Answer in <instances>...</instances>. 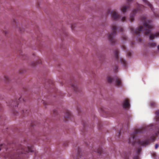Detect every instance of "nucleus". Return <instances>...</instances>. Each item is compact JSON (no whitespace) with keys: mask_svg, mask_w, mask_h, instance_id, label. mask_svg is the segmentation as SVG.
I'll return each instance as SVG.
<instances>
[{"mask_svg":"<svg viewBox=\"0 0 159 159\" xmlns=\"http://www.w3.org/2000/svg\"><path fill=\"white\" fill-rule=\"evenodd\" d=\"M25 142L23 144L16 146L13 143L11 144L8 143L7 145L5 144H1L0 146V150H2L6 153H7L5 156L7 157L13 156L15 158L19 157L23 153L32 152L34 151L33 146L29 144L27 145L25 148V145H26Z\"/></svg>","mask_w":159,"mask_h":159,"instance_id":"nucleus-1","label":"nucleus"},{"mask_svg":"<svg viewBox=\"0 0 159 159\" xmlns=\"http://www.w3.org/2000/svg\"><path fill=\"white\" fill-rule=\"evenodd\" d=\"M140 20L143 23V25L140 26L137 29L134 30L132 27L130 28L131 32L134 35V38L139 42L142 41L140 36L142 33L144 32L146 35H149V39H153L155 37H159V33H156L155 34H152L151 31L152 30L153 25H152V21L147 20L145 16L140 17Z\"/></svg>","mask_w":159,"mask_h":159,"instance_id":"nucleus-2","label":"nucleus"},{"mask_svg":"<svg viewBox=\"0 0 159 159\" xmlns=\"http://www.w3.org/2000/svg\"><path fill=\"white\" fill-rule=\"evenodd\" d=\"M145 130L144 128H142L135 130L131 134V137L129 139V142L130 143L134 145L136 142V137L137 134L143 133Z\"/></svg>","mask_w":159,"mask_h":159,"instance_id":"nucleus-3","label":"nucleus"},{"mask_svg":"<svg viewBox=\"0 0 159 159\" xmlns=\"http://www.w3.org/2000/svg\"><path fill=\"white\" fill-rule=\"evenodd\" d=\"M111 29L113 32L109 34L108 39L110 42L113 45L116 42V40L114 38L116 34V27L115 25H113L111 26Z\"/></svg>","mask_w":159,"mask_h":159,"instance_id":"nucleus-4","label":"nucleus"},{"mask_svg":"<svg viewBox=\"0 0 159 159\" xmlns=\"http://www.w3.org/2000/svg\"><path fill=\"white\" fill-rule=\"evenodd\" d=\"M114 80H115V84L116 86H121L122 85L121 80L118 77H117L113 78L111 76H108L107 78V80L109 83H112Z\"/></svg>","mask_w":159,"mask_h":159,"instance_id":"nucleus-5","label":"nucleus"},{"mask_svg":"<svg viewBox=\"0 0 159 159\" xmlns=\"http://www.w3.org/2000/svg\"><path fill=\"white\" fill-rule=\"evenodd\" d=\"M144 8V7L143 6L138 4L137 7L136 9H134L130 14V21L131 22L133 21L134 20V17L135 16V14L137 12L142 11Z\"/></svg>","mask_w":159,"mask_h":159,"instance_id":"nucleus-6","label":"nucleus"},{"mask_svg":"<svg viewBox=\"0 0 159 159\" xmlns=\"http://www.w3.org/2000/svg\"><path fill=\"white\" fill-rule=\"evenodd\" d=\"M155 139V136L153 135L150 137L149 139H147L144 141H142L139 140H138L137 141V143L141 146H145L149 143L150 141L153 142Z\"/></svg>","mask_w":159,"mask_h":159,"instance_id":"nucleus-7","label":"nucleus"},{"mask_svg":"<svg viewBox=\"0 0 159 159\" xmlns=\"http://www.w3.org/2000/svg\"><path fill=\"white\" fill-rule=\"evenodd\" d=\"M144 2L145 4L149 6L150 8H151V10L154 13V14L155 17H159V13H157L155 12L154 11L153 8L152 7V5L147 0H142Z\"/></svg>","mask_w":159,"mask_h":159,"instance_id":"nucleus-8","label":"nucleus"},{"mask_svg":"<svg viewBox=\"0 0 159 159\" xmlns=\"http://www.w3.org/2000/svg\"><path fill=\"white\" fill-rule=\"evenodd\" d=\"M133 0H127V5H124L121 7V11L122 12L125 13L126 11L127 10L130 8L129 4Z\"/></svg>","mask_w":159,"mask_h":159,"instance_id":"nucleus-9","label":"nucleus"},{"mask_svg":"<svg viewBox=\"0 0 159 159\" xmlns=\"http://www.w3.org/2000/svg\"><path fill=\"white\" fill-rule=\"evenodd\" d=\"M77 156L75 157H74L75 159H84V156L81 153V150L80 148L78 147L77 149Z\"/></svg>","mask_w":159,"mask_h":159,"instance_id":"nucleus-10","label":"nucleus"},{"mask_svg":"<svg viewBox=\"0 0 159 159\" xmlns=\"http://www.w3.org/2000/svg\"><path fill=\"white\" fill-rule=\"evenodd\" d=\"M122 106L124 108H129L130 107L129 101L128 99H125L123 101Z\"/></svg>","mask_w":159,"mask_h":159,"instance_id":"nucleus-11","label":"nucleus"},{"mask_svg":"<svg viewBox=\"0 0 159 159\" xmlns=\"http://www.w3.org/2000/svg\"><path fill=\"white\" fill-rule=\"evenodd\" d=\"M111 16L112 19L115 20H117L120 18V16L116 12L113 11L111 12Z\"/></svg>","mask_w":159,"mask_h":159,"instance_id":"nucleus-12","label":"nucleus"},{"mask_svg":"<svg viewBox=\"0 0 159 159\" xmlns=\"http://www.w3.org/2000/svg\"><path fill=\"white\" fill-rule=\"evenodd\" d=\"M72 117V115L70 112L68 110L66 111L65 117L66 119V121H67L70 119H71Z\"/></svg>","mask_w":159,"mask_h":159,"instance_id":"nucleus-13","label":"nucleus"},{"mask_svg":"<svg viewBox=\"0 0 159 159\" xmlns=\"http://www.w3.org/2000/svg\"><path fill=\"white\" fill-rule=\"evenodd\" d=\"M136 152L138 155L137 156H135L134 157V159H139V158L138 156V155L139 154V153L141 151V147H140L138 148L136 150Z\"/></svg>","mask_w":159,"mask_h":159,"instance_id":"nucleus-14","label":"nucleus"},{"mask_svg":"<svg viewBox=\"0 0 159 159\" xmlns=\"http://www.w3.org/2000/svg\"><path fill=\"white\" fill-rule=\"evenodd\" d=\"M18 103V101L17 100H16L14 101H12L10 104L11 106L12 107H16L17 106Z\"/></svg>","mask_w":159,"mask_h":159,"instance_id":"nucleus-15","label":"nucleus"},{"mask_svg":"<svg viewBox=\"0 0 159 159\" xmlns=\"http://www.w3.org/2000/svg\"><path fill=\"white\" fill-rule=\"evenodd\" d=\"M95 152H96L98 154H101L102 152V150L101 147H99L98 149L94 150Z\"/></svg>","mask_w":159,"mask_h":159,"instance_id":"nucleus-16","label":"nucleus"},{"mask_svg":"<svg viewBox=\"0 0 159 159\" xmlns=\"http://www.w3.org/2000/svg\"><path fill=\"white\" fill-rule=\"evenodd\" d=\"M120 61L121 63V64L124 65V66H126V64H127V62L123 58H121L120 59Z\"/></svg>","mask_w":159,"mask_h":159,"instance_id":"nucleus-17","label":"nucleus"},{"mask_svg":"<svg viewBox=\"0 0 159 159\" xmlns=\"http://www.w3.org/2000/svg\"><path fill=\"white\" fill-rule=\"evenodd\" d=\"M29 112V111L27 110H23L21 112V113L23 115V116H25V115L28 114Z\"/></svg>","mask_w":159,"mask_h":159,"instance_id":"nucleus-18","label":"nucleus"},{"mask_svg":"<svg viewBox=\"0 0 159 159\" xmlns=\"http://www.w3.org/2000/svg\"><path fill=\"white\" fill-rule=\"evenodd\" d=\"M119 53V52L118 50H116L115 51V58H116V60H118V58H119V56H118Z\"/></svg>","mask_w":159,"mask_h":159,"instance_id":"nucleus-19","label":"nucleus"},{"mask_svg":"<svg viewBox=\"0 0 159 159\" xmlns=\"http://www.w3.org/2000/svg\"><path fill=\"white\" fill-rule=\"evenodd\" d=\"M4 81L6 83H7L10 81V80L7 76H5L4 77Z\"/></svg>","mask_w":159,"mask_h":159,"instance_id":"nucleus-20","label":"nucleus"},{"mask_svg":"<svg viewBox=\"0 0 159 159\" xmlns=\"http://www.w3.org/2000/svg\"><path fill=\"white\" fill-rule=\"evenodd\" d=\"M148 45L150 47H153L156 46V43L154 42L149 43L148 44Z\"/></svg>","mask_w":159,"mask_h":159,"instance_id":"nucleus-21","label":"nucleus"},{"mask_svg":"<svg viewBox=\"0 0 159 159\" xmlns=\"http://www.w3.org/2000/svg\"><path fill=\"white\" fill-rule=\"evenodd\" d=\"M155 114L157 116L156 117V121H158L159 120V117L158 116L159 115V110H157L155 112Z\"/></svg>","mask_w":159,"mask_h":159,"instance_id":"nucleus-22","label":"nucleus"},{"mask_svg":"<svg viewBox=\"0 0 159 159\" xmlns=\"http://www.w3.org/2000/svg\"><path fill=\"white\" fill-rule=\"evenodd\" d=\"M70 86L73 88V89H78V85L75 83H72L70 84Z\"/></svg>","mask_w":159,"mask_h":159,"instance_id":"nucleus-23","label":"nucleus"},{"mask_svg":"<svg viewBox=\"0 0 159 159\" xmlns=\"http://www.w3.org/2000/svg\"><path fill=\"white\" fill-rule=\"evenodd\" d=\"M156 103L153 102H151L150 103V106L152 107H156Z\"/></svg>","mask_w":159,"mask_h":159,"instance_id":"nucleus-24","label":"nucleus"},{"mask_svg":"<svg viewBox=\"0 0 159 159\" xmlns=\"http://www.w3.org/2000/svg\"><path fill=\"white\" fill-rule=\"evenodd\" d=\"M127 38L126 36L125 35H123L122 37V39L123 40H126Z\"/></svg>","mask_w":159,"mask_h":159,"instance_id":"nucleus-25","label":"nucleus"},{"mask_svg":"<svg viewBox=\"0 0 159 159\" xmlns=\"http://www.w3.org/2000/svg\"><path fill=\"white\" fill-rule=\"evenodd\" d=\"M118 29L119 30L120 32H122L123 31V29L122 27H120L118 28Z\"/></svg>","mask_w":159,"mask_h":159,"instance_id":"nucleus-26","label":"nucleus"},{"mask_svg":"<svg viewBox=\"0 0 159 159\" xmlns=\"http://www.w3.org/2000/svg\"><path fill=\"white\" fill-rule=\"evenodd\" d=\"M41 63V59H39L36 62V64H40Z\"/></svg>","mask_w":159,"mask_h":159,"instance_id":"nucleus-27","label":"nucleus"},{"mask_svg":"<svg viewBox=\"0 0 159 159\" xmlns=\"http://www.w3.org/2000/svg\"><path fill=\"white\" fill-rule=\"evenodd\" d=\"M126 20V17H123L122 18L121 21L123 22L124 21Z\"/></svg>","mask_w":159,"mask_h":159,"instance_id":"nucleus-28","label":"nucleus"},{"mask_svg":"<svg viewBox=\"0 0 159 159\" xmlns=\"http://www.w3.org/2000/svg\"><path fill=\"white\" fill-rule=\"evenodd\" d=\"M157 133H156V135H157L159 134V127L157 129Z\"/></svg>","mask_w":159,"mask_h":159,"instance_id":"nucleus-29","label":"nucleus"},{"mask_svg":"<svg viewBox=\"0 0 159 159\" xmlns=\"http://www.w3.org/2000/svg\"><path fill=\"white\" fill-rule=\"evenodd\" d=\"M159 145L157 144H156L155 146V148L156 149H157L158 147H159Z\"/></svg>","mask_w":159,"mask_h":159,"instance_id":"nucleus-30","label":"nucleus"},{"mask_svg":"<svg viewBox=\"0 0 159 159\" xmlns=\"http://www.w3.org/2000/svg\"><path fill=\"white\" fill-rule=\"evenodd\" d=\"M23 100V102H24L25 101L24 99L23 98H19L18 99V101H21V100Z\"/></svg>","mask_w":159,"mask_h":159,"instance_id":"nucleus-31","label":"nucleus"},{"mask_svg":"<svg viewBox=\"0 0 159 159\" xmlns=\"http://www.w3.org/2000/svg\"><path fill=\"white\" fill-rule=\"evenodd\" d=\"M53 113L54 114V115H56L57 114V112L56 110H55L53 111Z\"/></svg>","mask_w":159,"mask_h":159,"instance_id":"nucleus-32","label":"nucleus"},{"mask_svg":"<svg viewBox=\"0 0 159 159\" xmlns=\"http://www.w3.org/2000/svg\"><path fill=\"white\" fill-rule=\"evenodd\" d=\"M118 66H115V72H117V69H118Z\"/></svg>","mask_w":159,"mask_h":159,"instance_id":"nucleus-33","label":"nucleus"},{"mask_svg":"<svg viewBox=\"0 0 159 159\" xmlns=\"http://www.w3.org/2000/svg\"><path fill=\"white\" fill-rule=\"evenodd\" d=\"M122 48L125 50L126 49V47L125 45H122Z\"/></svg>","mask_w":159,"mask_h":159,"instance_id":"nucleus-34","label":"nucleus"},{"mask_svg":"<svg viewBox=\"0 0 159 159\" xmlns=\"http://www.w3.org/2000/svg\"><path fill=\"white\" fill-rule=\"evenodd\" d=\"M42 102L44 105H46L47 104V103L44 101L43 100Z\"/></svg>","mask_w":159,"mask_h":159,"instance_id":"nucleus-35","label":"nucleus"},{"mask_svg":"<svg viewBox=\"0 0 159 159\" xmlns=\"http://www.w3.org/2000/svg\"><path fill=\"white\" fill-rule=\"evenodd\" d=\"M127 55L129 57L131 55V53L130 52H129L127 54Z\"/></svg>","mask_w":159,"mask_h":159,"instance_id":"nucleus-36","label":"nucleus"},{"mask_svg":"<svg viewBox=\"0 0 159 159\" xmlns=\"http://www.w3.org/2000/svg\"><path fill=\"white\" fill-rule=\"evenodd\" d=\"M71 27L72 30L74 28V26L73 25H71Z\"/></svg>","mask_w":159,"mask_h":159,"instance_id":"nucleus-37","label":"nucleus"},{"mask_svg":"<svg viewBox=\"0 0 159 159\" xmlns=\"http://www.w3.org/2000/svg\"><path fill=\"white\" fill-rule=\"evenodd\" d=\"M111 12V11L110 10H108V14L110 13Z\"/></svg>","mask_w":159,"mask_h":159,"instance_id":"nucleus-38","label":"nucleus"},{"mask_svg":"<svg viewBox=\"0 0 159 159\" xmlns=\"http://www.w3.org/2000/svg\"><path fill=\"white\" fill-rule=\"evenodd\" d=\"M125 159H129L128 157L127 156L125 157Z\"/></svg>","mask_w":159,"mask_h":159,"instance_id":"nucleus-39","label":"nucleus"},{"mask_svg":"<svg viewBox=\"0 0 159 159\" xmlns=\"http://www.w3.org/2000/svg\"><path fill=\"white\" fill-rule=\"evenodd\" d=\"M83 126L84 127V128L85 126V124L84 123H83Z\"/></svg>","mask_w":159,"mask_h":159,"instance_id":"nucleus-40","label":"nucleus"},{"mask_svg":"<svg viewBox=\"0 0 159 159\" xmlns=\"http://www.w3.org/2000/svg\"><path fill=\"white\" fill-rule=\"evenodd\" d=\"M157 49H158L159 50V45L157 47Z\"/></svg>","mask_w":159,"mask_h":159,"instance_id":"nucleus-41","label":"nucleus"},{"mask_svg":"<svg viewBox=\"0 0 159 159\" xmlns=\"http://www.w3.org/2000/svg\"><path fill=\"white\" fill-rule=\"evenodd\" d=\"M35 63H34V64H33V65H35Z\"/></svg>","mask_w":159,"mask_h":159,"instance_id":"nucleus-42","label":"nucleus"},{"mask_svg":"<svg viewBox=\"0 0 159 159\" xmlns=\"http://www.w3.org/2000/svg\"><path fill=\"white\" fill-rule=\"evenodd\" d=\"M13 21H14L15 23H16V21H15V20H14Z\"/></svg>","mask_w":159,"mask_h":159,"instance_id":"nucleus-43","label":"nucleus"},{"mask_svg":"<svg viewBox=\"0 0 159 159\" xmlns=\"http://www.w3.org/2000/svg\"><path fill=\"white\" fill-rule=\"evenodd\" d=\"M94 149L93 148H92V150H93Z\"/></svg>","mask_w":159,"mask_h":159,"instance_id":"nucleus-44","label":"nucleus"},{"mask_svg":"<svg viewBox=\"0 0 159 159\" xmlns=\"http://www.w3.org/2000/svg\"><path fill=\"white\" fill-rule=\"evenodd\" d=\"M154 156H156V154H154Z\"/></svg>","mask_w":159,"mask_h":159,"instance_id":"nucleus-45","label":"nucleus"},{"mask_svg":"<svg viewBox=\"0 0 159 159\" xmlns=\"http://www.w3.org/2000/svg\"><path fill=\"white\" fill-rule=\"evenodd\" d=\"M78 112H79V110H78Z\"/></svg>","mask_w":159,"mask_h":159,"instance_id":"nucleus-46","label":"nucleus"},{"mask_svg":"<svg viewBox=\"0 0 159 159\" xmlns=\"http://www.w3.org/2000/svg\"><path fill=\"white\" fill-rule=\"evenodd\" d=\"M131 44H134V43H131Z\"/></svg>","mask_w":159,"mask_h":159,"instance_id":"nucleus-47","label":"nucleus"}]
</instances>
